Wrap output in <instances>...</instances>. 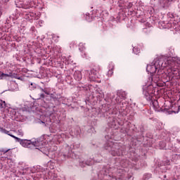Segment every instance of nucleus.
<instances>
[{
    "label": "nucleus",
    "instance_id": "obj_11",
    "mask_svg": "<svg viewBox=\"0 0 180 180\" xmlns=\"http://www.w3.org/2000/svg\"><path fill=\"white\" fill-rule=\"evenodd\" d=\"M41 91H42V92H44L46 95H50L52 99H55V100L60 99V95L56 94V92L51 93L47 90H44L43 89H41Z\"/></svg>",
    "mask_w": 180,
    "mask_h": 180
},
{
    "label": "nucleus",
    "instance_id": "obj_26",
    "mask_svg": "<svg viewBox=\"0 0 180 180\" xmlns=\"http://www.w3.org/2000/svg\"><path fill=\"white\" fill-rule=\"evenodd\" d=\"M159 146L162 150H164L166 145L165 142H160Z\"/></svg>",
    "mask_w": 180,
    "mask_h": 180
},
{
    "label": "nucleus",
    "instance_id": "obj_1",
    "mask_svg": "<svg viewBox=\"0 0 180 180\" xmlns=\"http://www.w3.org/2000/svg\"><path fill=\"white\" fill-rule=\"evenodd\" d=\"M146 71L153 75L151 81L158 85L162 82H176L180 84V58L179 57L159 56L153 63L148 65ZM158 74H155L157 72Z\"/></svg>",
    "mask_w": 180,
    "mask_h": 180
},
{
    "label": "nucleus",
    "instance_id": "obj_25",
    "mask_svg": "<svg viewBox=\"0 0 180 180\" xmlns=\"http://www.w3.org/2000/svg\"><path fill=\"white\" fill-rule=\"evenodd\" d=\"M86 20H87V22H91L92 20V18H91L89 13L86 14Z\"/></svg>",
    "mask_w": 180,
    "mask_h": 180
},
{
    "label": "nucleus",
    "instance_id": "obj_16",
    "mask_svg": "<svg viewBox=\"0 0 180 180\" xmlns=\"http://www.w3.org/2000/svg\"><path fill=\"white\" fill-rule=\"evenodd\" d=\"M96 98H97V101H102V99H103V98H105V93H103V91H96Z\"/></svg>",
    "mask_w": 180,
    "mask_h": 180
},
{
    "label": "nucleus",
    "instance_id": "obj_7",
    "mask_svg": "<svg viewBox=\"0 0 180 180\" xmlns=\"http://www.w3.org/2000/svg\"><path fill=\"white\" fill-rule=\"evenodd\" d=\"M174 0H156L157 4L155 6H158L161 9H168Z\"/></svg>",
    "mask_w": 180,
    "mask_h": 180
},
{
    "label": "nucleus",
    "instance_id": "obj_14",
    "mask_svg": "<svg viewBox=\"0 0 180 180\" xmlns=\"http://www.w3.org/2000/svg\"><path fill=\"white\" fill-rule=\"evenodd\" d=\"M49 180H64V179H61L58 175L52 172H49Z\"/></svg>",
    "mask_w": 180,
    "mask_h": 180
},
{
    "label": "nucleus",
    "instance_id": "obj_28",
    "mask_svg": "<svg viewBox=\"0 0 180 180\" xmlns=\"http://www.w3.org/2000/svg\"><path fill=\"white\" fill-rule=\"evenodd\" d=\"M167 16H168L169 18H170L171 19H172V18H175V14H174V13H167Z\"/></svg>",
    "mask_w": 180,
    "mask_h": 180
},
{
    "label": "nucleus",
    "instance_id": "obj_21",
    "mask_svg": "<svg viewBox=\"0 0 180 180\" xmlns=\"http://www.w3.org/2000/svg\"><path fill=\"white\" fill-rule=\"evenodd\" d=\"M8 77H13L12 73L4 74L0 72V78H6Z\"/></svg>",
    "mask_w": 180,
    "mask_h": 180
},
{
    "label": "nucleus",
    "instance_id": "obj_4",
    "mask_svg": "<svg viewBox=\"0 0 180 180\" xmlns=\"http://www.w3.org/2000/svg\"><path fill=\"white\" fill-rule=\"evenodd\" d=\"M15 139L18 143H20L22 147H26L27 148H30L31 147H39L41 148L46 144L43 141H39V139L27 140V139Z\"/></svg>",
    "mask_w": 180,
    "mask_h": 180
},
{
    "label": "nucleus",
    "instance_id": "obj_30",
    "mask_svg": "<svg viewBox=\"0 0 180 180\" xmlns=\"http://www.w3.org/2000/svg\"><path fill=\"white\" fill-rule=\"evenodd\" d=\"M18 132L19 136H23V131L22 130L20 129L18 131Z\"/></svg>",
    "mask_w": 180,
    "mask_h": 180
},
{
    "label": "nucleus",
    "instance_id": "obj_23",
    "mask_svg": "<svg viewBox=\"0 0 180 180\" xmlns=\"http://www.w3.org/2000/svg\"><path fill=\"white\" fill-rule=\"evenodd\" d=\"M36 176L39 179V180H44V179L43 178L44 176V175H43L40 173H37Z\"/></svg>",
    "mask_w": 180,
    "mask_h": 180
},
{
    "label": "nucleus",
    "instance_id": "obj_37",
    "mask_svg": "<svg viewBox=\"0 0 180 180\" xmlns=\"http://www.w3.org/2000/svg\"><path fill=\"white\" fill-rule=\"evenodd\" d=\"M82 88H83V89L85 88V86H82Z\"/></svg>",
    "mask_w": 180,
    "mask_h": 180
},
{
    "label": "nucleus",
    "instance_id": "obj_29",
    "mask_svg": "<svg viewBox=\"0 0 180 180\" xmlns=\"http://www.w3.org/2000/svg\"><path fill=\"white\" fill-rule=\"evenodd\" d=\"M4 106H6V104H5V101H0V108H4Z\"/></svg>",
    "mask_w": 180,
    "mask_h": 180
},
{
    "label": "nucleus",
    "instance_id": "obj_34",
    "mask_svg": "<svg viewBox=\"0 0 180 180\" xmlns=\"http://www.w3.org/2000/svg\"><path fill=\"white\" fill-rule=\"evenodd\" d=\"M122 1L123 2L124 0H118V2H120V4H122Z\"/></svg>",
    "mask_w": 180,
    "mask_h": 180
},
{
    "label": "nucleus",
    "instance_id": "obj_9",
    "mask_svg": "<svg viewBox=\"0 0 180 180\" xmlns=\"http://www.w3.org/2000/svg\"><path fill=\"white\" fill-rule=\"evenodd\" d=\"M159 25L160 29H177L176 22H173L172 21L166 23L164 21H161L159 22Z\"/></svg>",
    "mask_w": 180,
    "mask_h": 180
},
{
    "label": "nucleus",
    "instance_id": "obj_12",
    "mask_svg": "<svg viewBox=\"0 0 180 180\" xmlns=\"http://www.w3.org/2000/svg\"><path fill=\"white\" fill-rule=\"evenodd\" d=\"M79 164L82 167H85V165H94V164H95V160H94V159H89L86 161L81 160Z\"/></svg>",
    "mask_w": 180,
    "mask_h": 180
},
{
    "label": "nucleus",
    "instance_id": "obj_36",
    "mask_svg": "<svg viewBox=\"0 0 180 180\" xmlns=\"http://www.w3.org/2000/svg\"><path fill=\"white\" fill-rule=\"evenodd\" d=\"M178 8L179 9L180 11V3L178 4Z\"/></svg>",
    "mask_w": 180,
    "mask_h": 180
},
{
    "label": "nucleus",
    "instance_id": "obj_17",
    "mask_svg": "<svg viewBox=\"0 0 180 180\" xmlns=\"http://www.w3.org/2000/svg\"><path fill=\"white\" fill-rule=\"evenodd\" d=\"M1 133H4V134H8V136H10L11 137H13V139H15V140H19V138L12 135L9 131L5 129H1Z\"/></svg>",
    "mask_w": 180,
    "mask_h": 180
},
{
    "label": "nucleus",
    "instance_id": "obj_20",
    "mask_svg": "<svg viewBox=\"0 0 180 180\" xmlns=\"http://www.w3.org/2000/svg\"><path fill=\"white\" fill-rule=\"evenodd\" d=\"M47 167L48 168H46V169H54V162L51 161L48 162Z\"/></svg>",
    "mask_w": 180,
    "mask_h": 180
},
{
    "label": "nucleus",
    "instance_id": "obj_19",
    "mask_svg": "<svg viewBox=\"0 0 180 180\" xmlns=\"http://www.w3.org/2000/svg\"><path fill=\"white\" fill-rule=\"evenodd\" d=\"M115 69V66L113 64L111 65V68L108 70L107 75L108 77H112L113 75V70Z\"/></svg>",
    "mask_w": 180,
    "mask_h": 180
},
{
    "label": "nucleus",
    "instance_id": "obj_2",
    "mask_svg": "<svg viewBox=\"0 0 180 180\" xmlns=\"http://www.w3.org/2000/svg\"><path fill=\"white\" fill-rule=\"evenodd\" d=\"M126 167L125 165H121L119 162H116L113 166H108L107 167H103L102 170L100 171L98 176L102 179L103 176H107V178H112L115 180H126L124 177V171L122 168ZM103 175V176H102Z\"/></svg>",
    "mask_w": 180,
    "mask_h": 180
},
{
    "label": "nucleus",
    "instance_id": "obj_40",
    "mask_svg": "<svg viewBox=\"0 0 180 180\" xmlns=\"http://www.w3.org/2000/svg\"><path fill=\"white\" fill-rule=\"evenodd\" d=\"M79 50H81V48H79Z\"/></svg>",
    "mask_w": 180,
    "mask_h": 180
},
{
    "label": "nucleus",
    "instance_id": "obj_38",
    "mask_svg": "<svg viewBox=\"0 0 180 180\" xmlns=\"http://www.w3.org/2000/svg\"><path fill=\"white\" fill-rule=\"evenodd\" d=\"M164 178H167V176L165 175V176H164Z\"/></svg>",
    "mask_w": 180,
    "mask_h": 180
},
{
    "label": "nucleus",
    "instance_id": "obj_6",
    "mask_svg": "<svg viewBox=\"0 0 180 180\" xmlns=\"http://www.w3.org/2000/svg\"><path fill=\"white\" fill-rule=\"evenodd\" d=\"M154 92H155V90L151 83L143 86V94L147 101H151L152 98H154Z\"/></svg>",
    "mask_w": 180,
    "mask_h": 180
},
{
    "label": "nucleus",
    "instance_id": "obj_18",
    "mask_svg": "<svg viewBox=\"0 0 180 180\" xmlns=\"http://www.w3.org/2000/svg\"><path fill=\"white\" fill-rule=\"evenodd\" d=\"M65 64H68V65H75V63L74 62V60L71 58V56L66 58Z\"/></svg>",
    "mask_w": 180,
    "mask_h": 180
},
{
    "label": "nucleus",
    "instance_id": "obj_32",
    "mask_svg": "<svg viewBox=\"0 0 180 180\" xmlns=\"http://www.w3.org/2000/svg\"><path fill=\"white\" fill-rule=\"evenodd\" d=\"M79 131H80L79 128H77V131L76 134H79Z\"/></svg>",
    "mask_w": 180,
    "mask_h": 180
},
{
    "label": "nucleus",
    "instance_id": "obj_5",
    "mask_svg": "<svg viewBox=\"0 0 180 180\" xmlns=\"http://www.w3.org/2000/svg\"><path fill=\"white\" fill-rule=\"evenodd\" d=\"M148 102L150 103V105H152L155 112H163L164 113H168V115H171V113H175V111L171 110L170 108H169L165 105L160 108V105L158 104V101L154 99V97H153L151 100H148Z\"/></svg>",
    "mask_w": 180,
    "mask_h": 180
},
{
    "label": "nucleus",
    "instance_id": "obj_3",
    "mask_svg": "<svg viewBox=\"0 0 180 180\" xmlns=\"http://www.w3.org/2000/svg\"><path fill=\"white\" fill-rule=\"evenodd\" d=\"M104 148L110 152L111 155L114 157L116 155H123L124 148L122 144L118 143H113L112 141H108L104 146Z\"/></svg>",
    "mask_w": 180,
    "mask_h": 180
},
{
    "label": "nucleus",
    "instance_id": "obj_10",
    "mask_svg": "<svg viewBox=\"0 0 180 180\" xmlns=\"http://www.w3.org/2000/svg\"><path fill=\"white\" fill-rule=\"evenodd\" d=\"M89 72V79L90 81H96V78H98V71L95 69H91Z\"/></svg>",
    "mask_w": 180,
    "mask_h": 180
},
{
    "label": "nucleus",
    "instance_id": "obj_35",
    "mask_svg": "<svg viewBox=\"0 0 180 180\" xmlns=\"http://www.w3.org/2000/svg\"><path fill=\"white\" fill-rule=\"evenodd\" d=\"M82 46H83V44H82V43H80V44H79V47H82Z\"/></svg>",
    "mask_w": 180,
    "mask_h": 180
},
{
    "label": "nucleus",
    "instance_id": "obj_27",
    "mask_svg": "<svg viewBox=\"0 0 180 180\" xmlns=\"http://www.w3.org/2000/svg\"><path fill=\"white\" fill-rule=\"evenodd\" d=\"M149 178H151V174H145V175L143 176V179H144V180H147V179H148Z\"/></svg>",
    "mask_w": 180,
    "mask_h": 180
},
{
    "label": "nucleus",
    "instance_id": "obj_39",
    "mask_svg": "<svg viewBox=\"0 0 180 180\" xmlns=\"http://www.w3.org/2000/svg\"><path fill=\"white\" fill-rule=\"evenodd\" d=\"M31 86H33V83H31Z\"/></svg>",
    "mask_w": 180,
    "mask_h": 180
},
{
    "label": "nucleus",
    "instance_id": "obj_31",
    "mask_svg": "<svg viewBox=\"0 0 180 180\" xmlns=\"http://www.w3.org/2000/svg\"><path fill=\"white\" fill-rule=\"evenodd\" d=\"M1 153H8V151H9V150H5L4 149H1Z\"/></svg>",
    "mask_w": 180,
    "mask_h": 180
},
{
    "label": "nucleus",
    "instance_id": "obj_33",
    "mask_svg": "<svg viewBox=\"0 0 180 180\" xmlns=\"http://www.w3.org/2000/svg\"><path fill=\"white\" fill-rule=\"evenodd\" d=\"M40 98H44V94H40Z\"/></svg>",
    "mask_w": 180,
    "mask_h": 180
},
{
    "label": "nucleus",
    "instance_id": "obj_15",
    "mask_svg": "<svg viewBox=\"0 0 180 180\" xmlns=\"http://www.w3.org/2000/svg\"><path fill=\"white\" fill-rule=\"evenodd\" d=\"M73 77L76 81H81L82 79V73L79 70H76L74 72Z\"/></svg>",
    "mask_w": 180,
    "mask_h": 180
},
{
    "label": "nucleus",
    "instance_id": "obj_8",
    "mask_svg": "<svg viewBox=\"0 0 180 180\" xmlns=\"http://www.w3.org/2000/svg\"><path fill=\"white\" fill-rule=\"evenodd\" d=\"M72 148L75 149V146H65V150L63 152L62 157H63L64 160H67V158H73L74 153L72 152Z\"/></svg>",
    "mask_w": 180,
    "mask_h": 180
},
{
    "label": "nucleus",
    "instance_id": "obj_24",
    "mask_svg": "<svg viewBox=\"0 0 180 180\" xmlns=\"http://www.w3.org/2000/svg\"><path fill=\"white\" fill-rule=\"evenodd\" d=\"M133 53H134V54H139L140 53V49L134 47Z\"/></svg>",
    "mask_w": 180,
    "mask_h": 180
},
{
    "label": "nucleus",
    "instance_id": "obj_13",
    "mask_svg": "<svg viewBox=\"0 0 180 180\" xmlns=\"http://www.w3.org/2000/svg\"><path fill=\"white\" fill-rule=\"evenodd\" d=\"M15 6L17 8H23L24 9H27V6L25 5V1L23 0H15Z\"/></svg>",
    "mask_w": 180,
    "mask_h": 180
},
{
    "label": "nucleus",
    "instance_id": "obj_22",
    "mask_svg": "<svg viewBox=\"0 0 180 180\" xmlns=\"http://www.w3.org/2000/svg\"><path fill=\"white\" fill-rule=\"evenodd\" d=\"M109 127L111 129H116V122H115V120H112V124H109Z\"/></svg>",
    "mask_w": 180,
    "mask_h": 180
}]
</instances>
